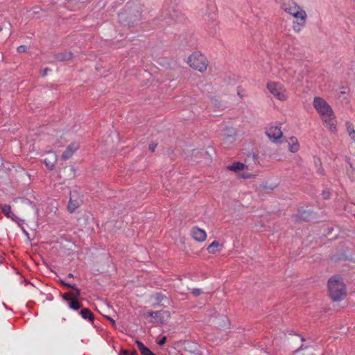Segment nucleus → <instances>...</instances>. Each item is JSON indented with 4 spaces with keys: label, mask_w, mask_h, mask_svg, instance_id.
Instances as JSON below:
<instances>
[{
    "label": "nucleus",
    "mask_w": 355,
    "mask_h": 355,
    "mask_svg": "<svg viewBox=\"0 0 355 355\" xmlns=\"http://www.w3.org/2000/svg\"><path fill=\"white\" fill-rule=\"evenodd\" d=\"M148 148H149V150H150L152 153H153V152H155V148H157V144L153 143H153H150V144H149V147H148Z\"/></svg>",
    "instance_id": "nucleus-26"
},
{
    "label": "nucleus",
    "mask_w": 355,
    "mask_h": 355,
    "mask_svg": "<svg viewBox=\"0 0 355 355\" xmlns=\"http://www.w3.org/2000/svg\"><path fill=\"white\" fill-rule=\"evenodd\" d=\"M137 352L135 350L129 351L126 349L121 350L120 355H136Z\"/></svg>",
    "instance_id": "nucleus-21"
},
{
    "label": "nucleus",
    "mask_w": 355,
    "mask_h": 355,
    "mask_svg": "<svg viewBox=\"0 0 355 355\" xmlns=\"http://www.w3.org/2000/svg\"><path fill=\"white\" fill-rule=\"evenodd\" d=\"M73 290L74 291L73 292H71L73 294V296L75 297V298L76 300H78L80 295V291L78 288H77L76 287H74V288H73Z\"/></svg>",
    "instance_id": "nucleus-23"
},
{
    "label": "nucleus",
    "mask_w": 355,
    "mask_h": 355,
    "mask_svg": "<svg viewBox=\"0 0 355 355\" xmlns=\"http://www.w3.org/2000/svg\"><path fill=\"white\" fill-rule=\"evenodd\" d=\"M288 150L291 153H296L300 149V144L297 139L295 137H291L288 140Z\"/></svg>",
    "instance_id": "nucleus-10"
},
{
    "label": "nucleus",
    "mask_w": 355,
    "mask_h": 355,
    "mask_svg": "<svg viewBox=\"0 0 355 355\" xmlns=\"http://www.w3.org/2000/svg\"><path fill=\"white\" fill-rule=\"evenodd\" d=\"M330 195H331V194H330L329 191H324L322 192V197H323V198H324V199H328V198H329Z\"/></svg>",
    "instance_id": "nucleus-28"
},
{
    "label": "nucleus",
    "mask_w": 355,
    "mask_h": 355,
    "mask_svg": "<svg viewBox=\"0 0 355 355\" xmlns=\"http://www.w3.org/2000/svg\"><path fill=\"white\" fill-rule=\"evenodd\" d=\"M72 57V55L71 53H67L65 54H63V55H60L58 58L60 60H69L71 59Z\"/></svg>",
    "instance_id": "nucleus-20"
},
{
    "label": "nucleus",
    "mask_w": 355,
    "mask_h": 355,
    "mask_svg": "<svg viewBox=\"0 0 355 355\" xmlns=\"http://www.w3.org/2000/svg\"><path fill=\"white\" fill-rule=\"evenodd\" d=\"M62 285H64L65 287L68 288H74V286L73 285H71V284H67V283H65L64 282H61Z\"/></svg>",
    "instance_id": "nucleus-30"
},
{
    "label": "nucleus",
    "mask_w": 355,
    "mask_h": 355,
    "mask_svg": "<svg viewBox=\"0 0 355 355\" xmlns=\"http://www.w3.org/2000/svg\"><path fill=\"white\" fill-rule=\"evenodd\" d=\"M313 105L320 114L324 125L330 132H336L337 131L336 115L329 103L321 97H315Z\"/></svg>",
    "instance_id": "nucleus-2"
},
{
    "label": "nucleus",
    "mask_w": 355,
    "mask_h": 355,
    "mask_svg": "<svg viewBox=\"0 0 355 355\" xmlns=\"http://www.w3.org/2000/svg\"><path fill=\"white\" fill-rule=\"evenodd\" d=\"M81 203V200L76 196L72 195L69 199L67 209L70 213L73 212Z\"/></svg>",
    "instance_id": "nucleus-9"
},
{
    "label": "nucleus",
    "mask_w": 355,
    "mask_h": 355,
    "mask_svg": "<svg viewBox=\"0 0 355 355\" xmlns=\"http://www.w3.org/2000/svg\"><path fill=\"white\" fill-rule=\"evenodd\" d=\"M187 64L194 70L204 73L208 67L209 62L207 58L200 52L191 54L187 61Z\"/></svg>",
    "instance_id": "nucleus-4"
},
{
    "label": "nucleus",
    "mask_w": 355,
    "mask_h": 355,
    "mask_svg": "<svg viewBox=\"0 0 355 355\" xmlns=\"http://www.w3.org/2000/svg\"><path fill=\"white\" fill-rule=\"evenodd\" d=\"M107 319L109 321H110V322L112 323V325H115V321H114L113 319H112V318H110V317H107Z\"/></svg>",
    "instance_id": "nucleus-31"
},
{
    "label": "nucleus",
    "mask_w": 355,
    "mask_h": 355,
    "mask_svg": "<svg viewBox=\"0 0 355 355\" xmlns=\"http://www.w3.org/2000/svg\"><path fill=\"white\" fill-rule=\"evenodd\" d=\"M57 162V155L52 153H50L49 157L45 158L44 163L49 170H53L55 167V164Z\"/></svg>",
    "instance_id": "nucleus-11"
},
{
    "label": "nucleus",
    "mask_w": 355,
    "mask_h": 355,
    "mask_svg": "<svg viewBox=\"0 0 355 355\" xmlns=\"http://www.w3.org/2000/svg\"><path fill=\"white\" fill-rule=\"evenodd\" d=\"M347 131L351 139L355 142V130L352 123L347 121L346 123Z\"/></svg>",
    "instance_id": "nucleus-17"
},
{
    "label": "nucleus",
    "mask_w": 355,
    "mask_h": 355,
    "mask_svg": "<svg viewBox=\"0 0 355 355\" xmlns=\"http://www.w3.org/2000/svg\"><path fill=\"white\" fill-rule=\"evenodd\" d=\"M328 289L329 296L334 301H341L346 295L345 286L338 277H333L329 279Z\"/></svg>",
    "instance_id": "nucleus-3"
},
{
    "label": "nucleus",
    "mask_w": 355,
    "mask_h": 355,
    "mask_svg": "<svg viewBox=\"0 0 355 355\" xmlns=\"http://www.w3.org/2000/svg\"><path fill=\"white\" fill-rule=\"evenodd\" d=\"M2 30L1 27L0 26V31Z\"/></svg>",
    "instance_id": "nucleus-36"
},
{
    "label": "nucleus",
    "mask_w": 355,
    "mask_h": 355,
    "mask_svg": "<svg viewBox=\"0 0 355 355\" xmlns=\"http://www.w3.org/2000/svg\"><path fill=\"white\" fill-rule=\"evenodd\" d=\"M266 134L268 138L274 142H277L283 136L280 127L277 125H270L268 127L266 131Z\"/></svg>",
    "instance_id": "nucleus-6"
},
{
    "label": "nucleus",
    "mask_w": 355,
    "mask_h": 355,
    "mask_svg": "<svg viewBox=\"0 0 355 355\" xmlns=\"http://www.w3.org/2000/svg\"><path fill=\"white\" fill-rule=\"evenodd\" d=\"M304 355H313V354H310L309 353H306V354H304Z\"/></svg>",
    "instance_id": "nucleus-35"
},
{
    "label": "nucleus",
    "mask_w": 355,
    "mask_h": 355,
    "mask_svg": "<svg viewBox=\"0 0 355 355\" xmlns=\"http://www.w3.org/2000/svg\"><path fill=\"white\" fill-rule=\"evenodd\" d=\"M191 293L193 295L198 296L201 294V291L199 288H194L192 290Z\"/></svg>",
    "instance_id": "nucleus-27"
},
{
    "label": "nucleus",
    "mask_w": 355,
    "mask_h": 355,
    "mask_svg": "<svg viewBox=\"0 0 355 355\" xmlns=\"http://www.w3.org/2000/svg\"><path fill=\"white\" fill-rule=\"evenodd\" d=\"M281 9L293 17L292 28L294 33H300L306 26L308 15L306 10L295 0H275Z\"/></svg>",
    "instance_id": "nucleus-1"
},
{
    "label": "nucleus",
    "mask_w": 355,
    "mask_h": 355,
    "mask_svg": "<svg viewBox=\"0 0 355 355\" xmlns=\"http://www.w3.org/2000/svg\"><path fill=\"white\" fill-rule=\"evenodd\" d=\"M222 248V245L218 241H214L207 248V250L211 254H216Z\"/></svg>",
    "instance_id": "nucleus-14"
},
{
    "label": "nucleus",
    "mask_w": 355,
    "mask_h": 355,
    "mask_svg": "<svg viewBox=\"0 0 355 355\" xmlns=\"http://www.w3.org/2000/svg\"><path fill=\"white\" fill-rule=\"evenodd\" d=\"M0 207L1 209V211L7 218L12 219V220H17V216L12 212L11 207L10 205H1Z\"/></svg>",
    "instance_id": "nucleus-13"
},
{
    "label": "nucleus",
    "mask_w": 355,
    "mask_h": 355,
    "mask_svg": "<svg viewBox=\"0 0 355 355\" xmlns=\"http://www.w3.org/2000/svg\"><path fill=\"white\" fill-rule=\"evenodd\" d=\"M136 345L142 355H156L146 347L141 342L137 340Z\"/></svg>",
    "instance_id": "nucleus-16"
},
{
    "label": "nucleus",
    "mask_w": 355,
    "mask_h": 355,
    "mask_svg": "<svg viewBox=\"0 0 355 355\" xmlns=\"http://www.w3.org/2000/svg\"><path fill=\"white\" fill-rule=\"evenodd\" d=\"M266 87L269 92L277 100L286 101L288 99V92L285 86L281 83L268 81Z\"/></svg>",
    "instance_id": "nucleus-5"
},
{
    "label": "nucleus",
    "mask_w": 355,
    "mask_h": 355,
    "mask_svg": "<svg viewBox=\"0 0 355 355\" xmlns=\"http://www.w3.org/2000/svg\"><path fill=\"white\" fill-rule=\"evenodd\" d=\"M238 95L242 97L241 93H240L239 92H238Z\"/></svg>",
    "instance_id": "nucleus-34"
},
{
    "label": "nucleus",
    "mask_w": 355,
    "mask_h": 355,
    "mask_svg": "<svg viewBox=\"0 0 355 355\" xmlns=\"http://www.w3.org/2000/svg\"><path fill=\"white\" fill-rule=\"evenodd\" d=\"M248 168V166L241 162H234L232 164L227 166V169L235 173L244 171Z\"/></svg>",
    "instance_id": "nucleus-12"
},
{
    "label": "nucleus",
    "mask_w": 355,
    "mask_h": 355,
    "mask_svg": "<svg viewBox=\"0 0 355 355\" xmlns=\"http://www.w3.org/2000/svg\"><path fill=\"white\" fill-rule=\"evenodd\" d=\"M355 2V0H353Z\"/></svg>",
    "instance_id": "nucleus-37"
},
{
    "label": "nucleus",
    "mask_w": 355,
    "mask_h": 355,
    "mask_svg": "<svg viewBox=\"0 0 355 355\" xmlns=\"http://www.w3.org/2000/svg\"><path fill=\"white\" fill-rule=\"evenodd\" d=\"M254 177V175H252L251 173H243L240 175V178H241L243 179H250V178H252Z\"/></svg>",
    "instance_id": "nucleus-22"
},
{
    "label": "nucleus",
    "mask_w": 355,
    "mask_h": 355,
    "mask_svg": "<svg viewBox=\"0 0 355 355\" xmlns=\"http://www.w3.org/2000/svg\"><path fill=\"white\" fill-rule=\"evenodd\" d=\"M191 235L195 241L198 242H203L207 239L206 232L198 227H193L191 229Z\"/></svg>",
    "instance_id": "nucleus-7"
},
{
    "label": "nucleus",
    "mask_w": 355,
    "mask_h": 355,
    "mask_svg": "<svg viewBox=\"0 0 355 355\" xmlns=\"http://www.w3.org/2000/svg\"><path fill=\"white\" fill-rule=\"evenodd\" d=\"M80 314L81 315L83 319L88 320L91 322L94 321V315L89 309H82L81 311H80Z\"/></svg>",
    "instance_id": "nucleus-15"
},
{
    "label": "nucleus",
    "mask_w": 355,
    "mask_h": 355,
    "mask_svg": "<svg viewBox=\"0 0 355 355\" xmlns=\"http://www.w3.org/2000/svg\"><path fill=\"white\" fill-rule=\"evenodd\" d=\"M80 145L77 142L71 143L67 148V149L64 151L62 155V159L64 160H67L69 159L73 153L79 148Z\"/></svg>",
    "instance_id": "nucleus-8"
},
{
    "label": "nucleus",
    "mask_w": 355,
    "mask_h": 355,
    "mask_svg": "<svg viewBox=\"0 0 355 355\" xmlns=\"http://www.w3.org/2000/svg\"><path fill=\"white\" fill-rule=\"evenodd\" d=\"M62 298L64 300L68 301L69 302L76 300L75 297L73 296V294L71 292H67L64 293L62 295Z\"/></svg>",
    "instance_id": "nucleus-19"
},
{
    "label": "nucleus",
    "mask_w": 355,
    "mask_h": 355,
    "mask_svg": "<svg viewBox=\"0 0 355 355\" xmlns=\"http://www.w3.org/2000/svg\"><path fill=\"white\" fill-rule=\"evenodd\" d=\"M162 312L161 311H148L146 313L147 315L148 316H158L159 315H161Z\"/></svg>",
    "instance_id": "nucleus-24"
},
{
    "label": "nucleus",
    "mask_w": 355,
    "mask_h": 355,
    "mask_svg": "<svg viewBox=\"0 0 355 355\" xmlns=\"http://www.w3.org/2000/svg\"><path fill=\"white\" fill-rule=\"evenodd\" d=\"M68 277H70V278H72V277H73V275L71 273H69L68 275Z\"/></svg>",
    "instance_id": "nucleus-33"
},
{
    "label": "nucleus",
    "mask_w": 355,
    "mask_h": 355,
    "mask_svg": "<svg viewBox=\"0 0 355 355\" xmlns=\"http://www.w3.org/2000/svg\"><path fill=\"white\" fill-rule=\"evenodd\" d=\"M69 308L73 310L77 311L81 308L82 304L78 302V300H72L68 303Z\"/></svg>",
    "instance_id": "nucleus-18"
},
{
    "label": "nucleus",
    "mask_w": 355,
    "mask_h": 355,
    "mask_svg": "<svg viewBox=\"0 0 355 355\" xmlns=\"http://www.w3.org/2000/svg\"><path fill=\"white\" fill-rule=\"evenodd\" d=\"M166 341V338L165 336H164L157 342V344L159 345L162 346L165 344Z\"/></svg>",
    "instance_id": "nucleus-29"
},
{
    "label": "nucleus",
    "mask_w": 355,
    "mask_h": 355,
    "mask_svg": "<svg viewBox=\"0 0 355 355\" xmlns=\"http://www.w3.org/2000/svg\"><path fill=\"white\" fill-rule=\"evenodd\" d=\"M26 50H27V48L25 45H21L17 47V51H18V53H20L26 52Z\"/></svg>",
    "instance_id": "nucleus-25"
},
{
    "label": "nucleus",
    "mask_w": 355,
    "mask_h": 355,
    "mask_svg": "<svg viewBox=\"0 0 355 355\" xmlns=\"http://www.w3.org/2000/svg\"><path fill=\"white\" fill-rule=\"evenodd\" d=\"M65 321H66V319H65V318H62L60 319V323H62H62H64Z\"/></svg>",
    "instance_id": "nucleus-32"
}]
</instances>
